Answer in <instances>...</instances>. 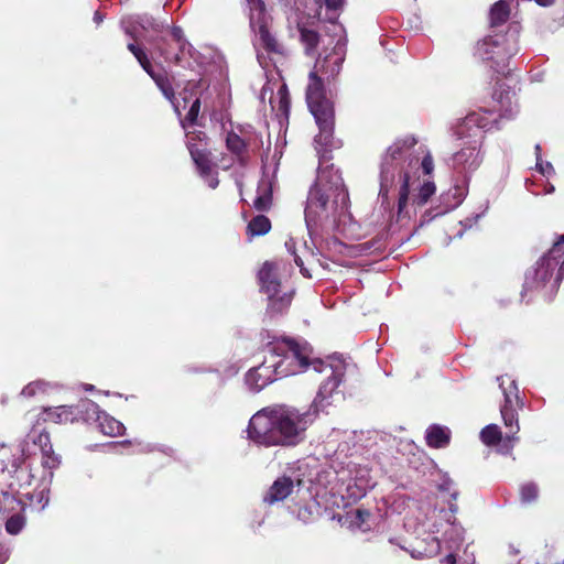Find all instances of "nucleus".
I'll list each match as a JSON object with an SVG mask.
<instances>
[{
  "mask_svg": "<svg viewBox=\"0 0 564 564\" xmlns=\"http://www.w3.org/2000/svg\"><path fill=\"white\" fill-rule=\"evenodd\" d=\"M199 110H200V99L196 98L193 101V104H192V106H191V108H189V110H188V112H187V115L185 117V120L187 122H189L191 124H195L197 122Z\"/></svg>",
  "mask_w": 564,
  "mask_h": 564,
  "instance_id": "42",
  "label": "nucleus"
},
{
  "mask_svg": "<svg viewBox=\"0 0 564 564\" xmlns=\"http://www.w3.org/2000/svg\"><path fill=\"white\" fill-rule=\"evenodd\" d=\"M546 258H540L535 265L525 272L521 296L528 291L543 289L551 281L555 269L545 263Z\"/></svg>",
  "mask_w": 564,
  "mask_h": 564,
  "instance_id": "13",
  "label": "nucleus"
},
{
  "mask_svg": "<svg viewBox=\"0 0 564 564\" xmlns=\"http://www.w3.org/2000/svg\"><path fill=\"white\" fill-rule=\"evenodd\" d=\"M492 97L499 104V108L473 111L453 128L457 139H469L468 145L454 153L448 161L453 172L464 180L482 162L480 153L482 132L498 128L499 118L510 119L518 111L514 94L509 89L496 90Z\"/></svg>",
  "mask_w": 564,
  "mask_h": 564,
  "instance_id": "1",
  "label": "nucleus"
},
{
  "mask_svg": "<svg viewBox=\"0 0 564 564\" xmlns=\"http://www.w3.org/2000/svg\"><path fill=\"white\" fill-rule=\"evenodd\" d=\"M441 552V541L437 538H431L424 549H414L411 556L414 558L433 557Z\"/></svg>",
  "mask_w": 564,
  "mask_h": 564,
  "instance_id": "32",
  "label": "nucleus"
},
{
  "mask_svg": "<svg viewBox=\"0 0 564 564\" xmlns=\"http://www.w3.org/2000/svg\"><path fill=\"white\" fill-rule=\"evenodd\" d=\"M453 481L451 479H446L440 485V489L444 491H451Z\"/></svg>",
  "mask_w": 564,
  "mask_h": 564,
  "instance_id": "50",
  "label": "nucleus"
},
{
  "mask_svg": "<svg viewBox=\"0 0 564 564\" xmlns=\"http://www.w3.org/2000/svg\"><path fill=\"white\" fill-rule=\"evenodd\" d=\"M553 192H554V186H553V185H550V186L547 187L546 193H553Z\"/></svg>",
  "mask_w": 564,
  "mask_h": 564,
  "instance_id": "54",
  "label": "nucleus"
},
{
  "mask_svg": "<svg viewBox=\"0 0 564 564\" xmlns=\"http://www.w3.org/2000/svg\"><path fill=\"white\" fill-rule=\"evenodd\" d=\"M155 83L158 88L161 90L163 96L171 102H174L175 99V91L172 85V82L169 77V74L165 69H162L160 72H155L153 66L151 67V70L145 72Z\"/></svg>",
  "mask_w": 564,
  "mask_h": 564,
  "instance_id": "26",
  "label": "nucleus"
},
{
  "mask_svg": "<svg viewBox=\"0 0 564 564\" xmlns=\"http://www.w3.org/2000/svg\"><path fill=\"white\" fill-rule=\"evenodd\" d=\"M253 208L260 213L269 212L273 206V194L270 185H260L258 196L254 198Z\"/></svg>",
  "mask_w": 564,
  "mask_h": 564,
  "instance_id": "28",
  "label": "nucleus"
},
{
  "mask_svg": "<svg viewBox=\"0 0 564 564\" xmlns=\"http://www.w3.org/2000/svg\"><path fill=\"white\" fill-rule=\"evenodd\" d=\"M497 380L503 394V403L500 406L501 417L505 426L510 430L503 440L502 447L506 448L505 453H509L518 441L517 434L520 430L518 410L522 409L524 404L519 397V389L513 379L509 376H501Z\"/></svg>",
  "mask_w": 564,
  "mask_h": 564,
  "instance_id": "6",
  "label": "nucleus"
},
{
  "mask_svg": "<svg viewBox=\"0 0 564 564\" xmlns=\"http://www.w3.org/2000/svg\"><path fill=\"white\" fill-rule=\"evenodd\" d=\"M444 544L445 549L448 551H454L458 549V546L463 543V531L457 525L449 523L448 529L444 533Z\"/></svg>",
  "mask_w": 564,
  "mask_h": 564,
  "instance_id": "30",
  "label": "nucleus"
},
{
  "mask_svg": "<svg viewBox=\"0 0 564 564\" xmlns=\"http://www.w3.org/2000/svg\"><path fill=\"white\" fill-rule=\"evenodd\" d=\"M249 2V4L253 8V9H257V10H264V2L263 0H247Z\"/></svg>",
  "mask_w": 564,
  "mask_h": 564,
  "instance_id": "48",
  "label": "nucleus"
},
{
  "mask_svg": "<svg viewBox=\"0 0 564 564\" xmlns=\"http://www.w3.org/2000/svg\"><path fill=\"white\" fill-rule=\"evenodd\" d=\"M324 78L330 80L335 77L327 78L315 65L314 70L308 75L305 97L308 109L319 128L318 138L326 140L333 132L334 108L332 101L327 98Z\"/></svg>",
  "mask_w": 564,
  "mask_h": 564,
  "instance_id": "5",
  "label": "nucleus"
},
{
  "mask_svg": "<svg viewBox=\"0 0 564 564\" xmlns=\"http://www.w3.org/2000/svg\"><path fill=\"white\" fill-rule=\"evenodd\" d=\"M555 0H535L540 6L547 7L554 3Z\"/></svg>",
  "mask_w": 564,
  "mask_h": 564,
  "instance_id": "51",
  "label": "nucleus"
},
{
  "mask_svg": "<svg viewBox=\"0 0 564 564\" xmlns=\"http://www.w3.org/2000/svg\"><path fill=\"white\" fill-rule=\"evenodd\" d=\"M153 44L165 62L178 64L187 42L182 29L173 26L167 36L159 37Z\"/></svg>",
  "mask_w": 564,
  "mask_h": 564,
  "instance_id": "10",
  "label": "nucleus"
},
{
  "mask_svg": "<svg viewBox=\"0 0 564 564\" xmlns=\"http://www.w3.org/2000/svg\"><path fill=\"white\" fill-rule=\"evenodd\" d=\"M510 10L503 0L497 1L490 9V23L492 26L501 25L509 19Z\"/></svg>",
  "mask_w": 564,
  "mask_h": 564,
  "instance_id": "29",
  "label": "nucleus"
},
{
  "mask_svg": "<svg viewBox=\"0 0 564 564\" xmlns=\"http://www.w3.org/2000/svg\"><path fill=\"white\" fill-rule=\"evenodd\" d=\"M457 495H458V492H457V491H453V492L451 494V496H452V498H453V499H456V498H457Z\"/></svg>",
  "mask_w": 564,
  "mask_h": 564,
  "instance_id": "55",
  "label": "nucleus"
},
{
  "mask_svg": "<svg viewBox=\"0 0 564 564\" xmlns=\"http://www.w3.org/2000/svg\"><path fill=\"white\" fill-rule=\"evenodd\" d=\"M441 562L445 564H456L454 551H449V554H447Z\"/></svg>",
  "mask_w": 564,
  "mask_h": 564,
  "instance_id": "49",
  "label": "nucleus"
},
{
  "mask_svg": "<svg viewBox=\"0 0 564 564\" xmlns=\"http://www.w3.org/2000/svg\"><path fill=\"white\" fill-rule=\"evenodd\" d=\"M47 389V383L41 380L30 382L26 384L23 390L22 394L28 398H32L36 395L37 393H44Z\"/></svg>",
  "mask_w": 564,
  "mask_h": 564,
  "instance_id": "39",
  "label": "nucleus"
},
{
  "mask_svg": "<svg viewBox=\"0 0 564 564\" xmlns=\"http://www.w3.org/2000/svg\"><path fill=\"white\" fill-rule=\"evenodd\" d=\"M300 42L304 46L306 55L312 56L316 53L321 42V30L314 29L307 23H297Z\"/></svg>",
  "mask_w": 564,
  "mask_h": 564,
  "instance_id": "21",
  "label": "nucleus"
},
{
  "mask_svg": "<svg viewBox=\"0 0 564 564\" xmlns=\"http://www.w3.org/2000/svg\"><path fill=\"white\" fill-rule=\"evenodd\" d=\"M278 95H279V111L282 112L283 115L288 116L289 111H290L291 100H290V96L286 90V87L285 86L281 87L278 91Z\"/></svg>",
  "mask_w": 564,
  "mask_h": 564,
  "instance_id": "40",
  "label": "nucleus"
},
{
  "mask_svg": "<svg viewBox=\"0 0 564 564\" xmlns=\"http://www.w3.org/2000/svg\"><path fill=\"white\" fill-rule=\"evenodd\" d=\"M94 20H95L98 24L102 21V17L100 15V13H99L98 11L95 13Z\"/></svg>",
  "mask_w": 564,
  "mask_h": 564,
  "instance_id": "52",
  "label": "nucleus"
},
{
  "mask_svg": "<svg viewBox=\"0 0 564 564\" xmlns=\"http://www.w3.org/2000/svg\"><path fill=\"white\" fill-rule=\"evenodd\" d=\"M480 440L487 446H495L502 441V433L497 424H489L481 430Z\"/></svg>",
  "mask_w": 564,
  "mask_h": 564,
  "instance_id": "31",
  "label": "nucleus"
},
{
  "mask_svg": "<svg viewBox=\"0 0 564 564\" xmlns=\"http://www.w3.org/2000/svg\"><path fill=\"white\" fill-rule=\"evenodd\" d=\"M538 486L534 482H527L521 486L520 494L521 500L524 503H530L538 498Z\"/></svg>",
  "mask_w": 564,
  "mask_h": 564,
  "instance_id": "38",
  "label": "nucleus"
},
{
  "mask_svg": "<svg viewBox=\"0 0 564 564\" xmlns=\"http://www.w3.org/2000/svg\"><path fill=\"white\" fill-rule=\"evenodd\" d=\"M425 440L430 447L443 448L449 444L451 431L445 426L433 424L425 432Z\"/></svg>",
  "mask_w": 564,
  "mask_h": 564,
  "instance_id": "23",
  "label": "nucleus"
},
{
  "mask_svg": "<svg viewBox=\"0 0 564 564\" xmlns=\"http://www.w3.org/2000/svg\"><path fill=\"white\" fill-rule=\"evenodd\" d=\"M323 3L328 10L336 12L341 9L344 0H323Z\"/></svg>",
  "mask_w": 564,
  "mask_h": 564,
  "instance_id": "45",
  "label": "nucleus"
},
{
  "mask_svg": "<svg viewBox=\"0 0 564 564\" xmlns=\"http://www.w3.org/2000/svg\"><path fill=\"white\" fill-rule=\"evenodd\" d=\"M97 404L90 400H80L73 405H59L45 408L36 420V425L41 423L67 424L75 422H87L96 413Z\"/></svg>",
  "mask_w": 564,
  "mask_h": 564,
  "instance_id": "8",
  "label": "nucleus"
},
{
  "mask_svg": "<svg viewBox=\"0 0 564 564\" xmlns=\"http://www.w3.org/2000/svg\"><path fill=\"white\" fill-rule=\"evenodd\" d=\"M189 154L199 176L205 180L210 188L215 189L219 185V180L210 150L208 148H194L191 144Z\"/></svg>",
  "mask_w": 564,
  "mask_h": 564,
  "instance_id": "11",
  "label": "nucleus"
},
{
  "mask_svg": "<svg viewBox=\"0 0 564 564\" xmlns=\"http://www.w3.org/2000/svg\"><path fill=\"white\" fill-rule=\"evenodd\" d=\"M372 242L370 241H367V242H362V243H358V245H355L354 247V250H355V257L356 256H361V254H365L369 251V249L372 247Z\"/></svg>",
  "mask_w": 564,
  "mask_h": 564,
  "instance_id": "44",
  "label": "nucleus"
},
{
  "mask_svg": "<svg viewBox=\"0 0 564 564\" xmlns=\"http://www.w3.org/2000/svg\"><path fill=\"white\" fill-rule=\"evenodd\" d=\"M416 140L406 137L397 140L389 147L382 158L380 171L379 196L382 204L390 205L389 195L395 191L398 194V220L409 217L406 206L410 193V171L421 165L424 174H431L434 169L433 158L429 151L420 147L415 149Z\"/></svg>",
  "mask_w": 564,
  "mask_h": 564,
  "instance_id": "2",
  "label": "nucleus"
},
{
  "mask_svg": "<svg viewBox=\"0 0 564 564\" xmlns=\"http://www.w3.org/2000/svg\"><path fill=\"white\" fill-rule=\"evenodd\" d=\"M25 525V517L22 513H14L6 521V531L11 535L19 534Z\"/></svg>",
  "mask_w": 564,
  "mask_h": 564,
  "instance_id": "36",
  "label": "nucleus"
},
{
  "mask_svg": "<svg viewBox=\"0 0 564 564\" xmlns=\"http://www.w3.org/2000/svg\"><path fill=\"white\" fill-rule=\"evenodd\" d=\"M126 33H128L130 36H132L134 39V36L132 35V33L129 30H126Z\"/></svg>",
  "mask_w": 564,
  "mask_h": 564,
  "instance_id": "56",
  "label": "nucleus"
},
{
  "mask_svg": "<svg viewBox=\"0 0 564 564\" xmlns=\"http://www.w3.org/2000/svg\"><path fill=\"white\" fill-rule=\"evenodd\" d=\"M265 349L273 358L270 360L271 365L276 366L278 375L282 378L303 372L310 366L317 372L328 370L330 375L318 392L323 398L333 397L341 382L344 373L335 371L321 359H313L312 348L305 341L300 343L291 337L274 338L267 344Z\"/></svg>",
  "mask_w": 564,
  "mask_h": 564,
  "instance_id": "4",
  "label": "nucleus"
},
{
  "mask_svg": "<svg viewBox=\"0 0 564 564\" xmlns=\"http://www.w3.org/2000/svg\"><path fill=\"white\" fill-rule=\"evenodd\" d=\"M316 410L301 412L286 405H273L258 411L249 421L248 437L258 445L296 446L305 437Z\"/></svg>",
  "mask_w": 564,
  "mask_h": 564,
  "instance_id": "3",
  "label": "nucleus"
},
{
  "mask_svg": "<svg viewBox=\"0 0 564 564\" xmlns=\"http://www.w3.org/2000/svg\"><path fill=\"white\" fill-rule=\"evenodd\" d=\"M272 228V223L269 217L263 214H259L253 216L247 227H246V236L249 241H251L256 237H262L270 232Z\"/></svg>",
  "mask_w": 564,
  "mask_h": 564,
  "instance_id": "24",
  "label": "nucleus"
},
{
  "mask_svg": "<svg viewBox=\"0 0 564 564\" xmlns=\"http://www.w3.org/2000/svg\"><path fill=\"white\" fill-rule=\"evenodd\" d=\"M449 510H451L452 512H456V511H457V506H456V505H451V506H449Z\"/></svg>",
  "mask_w": 564,
  "mask_h": 564,
  "instance_id": "53",
  "label": "nucleus"
},
{
  "mask_svg": "<svg viewBox=\"0 0 564 564\" xmlns=\"http://www.w3.org/2000/svg\"><path fill=\"white\" fill-rule=\"evenodd\" d=\"M541 258H546L545 263L555 270L557 269V274L553 282L554 289H557L564 278V235H562L558 240L554 242L549 252Z\"/></svg>",
  "mask_w": 564,
  "mask_h": 564,
  "instance_id": "17",
  "label": "nucleus"
},
{
  "mask_svg": "<svg viewBox=\"0 0 564 564\" xmlns=\"http://www.w3.org/2000/svg\"><path fill=\"white\" fill-rule=\"evenodd\" d=\"M294 262L296 263V265L300 268L301 270V273L305 276V278H311V273L308 272V270L303 265V261L302 259L297 256V254H294Z\"/></svg>",
  "mask_w": 564,
  "mask_h": 564,
  "instance_id": "46",
  "label": "nucleus"
},
{
  "mask_svg": "<svg viewBox=\"0 0 564 564\" xmlns=\"http://www.w3.org/2000/svg\"><path fill=\"white\" fill-rule=\"evenodd\" d=\"M293 480L290 477H280L269 488L263 500L269 505L283 501L291 495V492L293 491Z\"/></svg>",
  "mask_w": 564,
  "mask_h": 564,
  "instance_id": "19",
  "label": "nucleus"
},
{
  "mask_svg": "<svg viewBox=\"0 0 564 564\" xmlns=\"http://www.w3.org/2000/svg\"><path fill=\"white\" fill-rule=\"evenodd\" d=\"M91 419H95L98 430L107 436H120L126 430L120 421L108 415L106 412H100L98 408L96 409V413L89 417V420Z\"/></svg>",
  "mask_w": 564,
  "mask_h": 564,
  "instance_id": "18",
  "label": "nucleus"
},
{
  "mask_svg": "<svg viewBox=\"0 0 564 564\" xmlns=\"http://www.w3.org/2000/svg\"><path fill=\"white\" fill-rule=\"evenodd\" d=\"M311 516H312V512L308 507H301L297 511V517L305 522L310 520Z\"/></svg>",
  "mask_w": 564,
  "mask_h": 564,
  "instance_id": "47",
  "label": "nucleus"
},
{
  "mask_svg": "<svg viewBox=\"0 0 564 564\" xmlns=\"http://www.w3.org/2000/svg\"><path fill=\"white\" fill-rule=\"evenodd\" d=\"M127 48L133 54L144 72L151 70L152 64L147 52L135 43H129Z\"/></svg>",
  "mask_w": 564,
  "mask_h": 564,
  "instance_id": "35",
  "label": "nucleus"
},
{
  "mask_svg": "<svg viewBox=\"0 0 564 564\" xmlns=\"http://www.w3.org/2000/svg\"><path fill=\"white\" fill-rule=\"evenodd\" d=\"M257 43L269 56L286 55L285 45L276 37L267 23H260L257 31Z\"/></svg>",
  "mask_w": 564,
  "mask_h": 564,
  "instance_id": "14",
  "label": "nucleus"
},
{
  "mask_svg": "<svg viewBox=\"0 0 564 564\" xmlns=\"http://www.w3.org/2000/svg\"><path fill=\"white\" fill-rule=\"evenodd\" d=\"M499 48L500 45L498 41L488 36L477 44L475 54L481 59L496 61L499 63L503 61V57H500Z\"/></svg>",
  "mask_w": 564,
  "mask_h": 564,
  "instance_id": "25",
  "label": "nucleus"
},
{
  "mask_svg": "<svg viewBox=\"0 0 564 564\" xmlns=\"http://www.w3.org/2000/svg\"><path fill=\"white\" fill-rule=\"evenodd\" d=\"M376 524V518L367 510L357 509L355 511V527L362 532L370 531Z\"/></svg>",
  "mask_w": 564,
  "mask_h": 564,
  "instance_id": "33",
  "label": "nucleus"
},
{
  "mask_svg": "<svg viewBox=\"0 0 564 564\" xmlns=\"http://www.w3.org/2000/svg\"><path fill=\"white\" fill-rule=\"evenodd\" d=\"M227 150L236 156L241 166L248 163V143L235 131L227 132L225 139Z\"/></svg>",
  "mask_w": 564,
  "mask_h": 564,
  "instance_id": "22",
  "label": "nucleus"
},
{
  "mask_svg": "<svg viewBox=\"0 0 564 564\" xmlns=\"http://www.w3.org/2000/svg\"><path fill=\"white\" fill-rule=\"evenodd\" d=\"M258 276L262 288L269 295L272 305L274 307L279 305L276 307L278 311H282L284 307L290 305L292 295L286 293L280 295L281 283L280 280L278 279V264L275 262L265 261L262 264Z\"/></svg>",
  "mask_w": 564,
  "mask_h": 564,
  "instance_id": "9",
  "label": "nucleus"
},
{
  "mask_svg": "<svg viewBox=\"0 0 564 564\" xmlns=\"http://www.w3.org/2000/svg\"><path fill=\"white\" fill-rule=\"evenodd\" d=\"M321 33L329 36L334 47L324 58L316 61V68L327 78L336 77L341 69L346 56L347 35L344 26L336 19L330 18L328 23L321 22Z\"/></svg>",
  "mask_w": 564,
  "mask_h": 564,
  "instance_id": "7",
  "label": "nucleus"
},
{
  "mask_svg": "<svg viewBox=\"0 0 564 564\" xmlns=\"http://www.w3.org/2000/svg\"><path fill=\"white\" fill-rule=\"evenodd\" d=\"M186 137V147L188 150L191 144H193L194 148H207L208 145V137L204 131L193 130L187 132Z\"/></svg>",
  "mask_w": 564,
  "mask_h": 564,
  "instance_id": "37",
  "label": "nucleus"
},
{
  "mask_svg": "<svg viewBox=\"0 0 564 564\" xmlns=\"http://www.w3.org/2000/svg\"><path fill=\"white\" fill-rule=\"evenodd\" d=\"M375 485L376 482L372 479L368 468H355V499L364 497L366 491L370 488H373Z\"/></svg>",
  "mask_w": 564,
  "mask_h": 564,
  "instance_id": "27",
  "label": "nucleus"
},
{
  "mask_svg": "<svg viewBox=\"0 0 564 564\" xmlns=\"http://www.w3.org/2000/svg\"><path fill=\"white\" fill-rule=\"evenodd\" d=\"M435 184L433 182H424L420 188L419 193L413 195L412 203L417 206H423L427 203V200L434 195L435 193Z\"/></svg>",
  "mask_w": 564,
  "mask_h": 564,
  "instance_id": "34",
  "label": "nucleus"
},
{
  "mask_svg": "<svg viewBox=\"0 0 564 564\" xmlns=\"http://www.w3.org/2000/svg\"><path fill=\"white\" fill-rule=\"evenodd\" d=\"M332 189V187H329ZM329 193L326 185L321 182L315 183L307 196V204L305 208L306 217L319 216L322 212H325L329 200Z\"/></svg>",
  "mask_w": 564,
  "mask_h": 564,
  "instance_id": "15",
  "label": "nucleus"
},
{
  "mask_svg": "<svg viewBox=\"0 0 564 564\" xmlns=\"http://www.w3.org/2000/svg\"><path fill=\"white\" fill-rule=\"evenodd\" d=\"M536 169L543 174V175H552L554 173V169L550 162H536Z\"/></svg>",
  "mask_w": 564,
  "mask_h": 564,
  "instance_id": "43",
  "label": "nucleus"
},
{
  "mask_svg": "<svg viewBox=\"0 0 564 564\" xmlns=\"http://www.w3.org/2000/svg\"><path fill=\"white\" fill-rule=\"evenodd\" d=\"M40 425L34 424L30 435L35 445H37L44 457V465L48 467H55L58 464V458L54 453L53 445L48 432L45 430L37 431Z\"/></svg>",
  "mask_w": 564,
  "mask_h": 564,
  "instance_id": "16",
  "label": "nucleus"
},
{
  "mask_svg": "<svg viewBox=\"0 0 564 564\" xmlns=\"http://www.w3.org/2000/svg\"><path fill=\"white\" fill-rule=\"evenodd\" d=\"M271 359H273L272 356L267 352L263 362L247 372L246 382L253 391H260L271 382L282 378L278 375L276 366L271 365Z\"/></svg>",
  "mask_w": 564,
  "mask_h": 564,
  "instance_id": "12",
  "label": "nucleus"
},
{
  "mask_svg": "<svg viewBox=\"0 0 564 564\" xmlns=\"http://www.w3.org/2000/svg\"><path fill=\"white\" fill-rule=\"evenodd\" d=\"M333 520L336 521L341 528H352V517L350 511L336 512L333 516Z\"/></svg>",
  "mask_w": 564,
  "mask_h": 564,
  "instance_id": "41",
  "label": "nucleus"
},
{
  "mask_svg": "<svg viewBox=\"0 0 564 564\" xmlns=\"http://www.w3.org/2000/svg\"><path fill=\"white\" fill-rule=\"evenodd\" d=\"M334 205L339 224L346 225L352 220L350 213V199L348 189L345 186H336L334 189Z\"/></svg>",
  "mask_w": 564,
  "mask_h": 564,
  "instance_id": "20",
  "label": "nucleus"
}]
</instances>
